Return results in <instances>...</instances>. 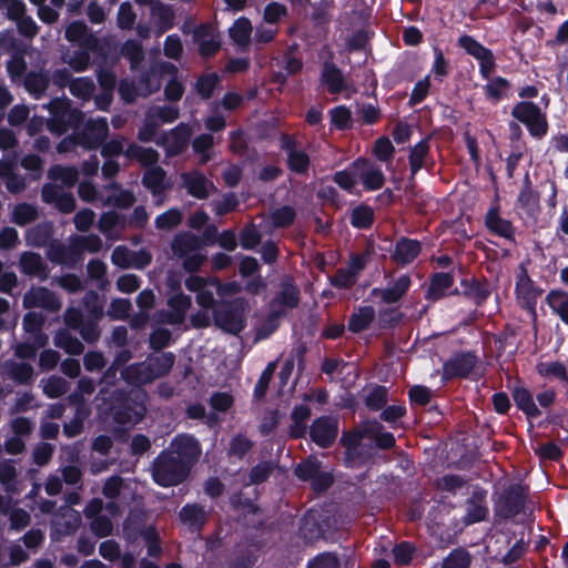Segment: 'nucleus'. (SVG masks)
<instances>
[{"instance_id": "nucleus-1", "label": "nucleus", "mask_w": 568, "mask_h": 568, "mask_svg": "<svg viewBox=\"0 0 568 568\" xmlns=\"http://www.w3.org/2000/svg\"><path fill=\"white\" fill-rule=\"evenodd\" d=\"M200 455L201 445L194 436H176L169 447L153 459L151 464L153 481L164 488L182 484L190 476Z\"/></svg>"}, {"instance_id": "nucleus-37", "label": "nucleus", "mask_w": 568, "mask_h": 568, "mask_svg": "<svg viewBox=\"0 0 568 568\" xmlns=\"http://www.w3.org/2000/svg\"><path fill=\"white\" fill-rule=\"evenodd\" d=\"M322 463L314 456L298 463L294 468V475L302 481H311L322 469Z\"/></svg>"}, {"instance_id": "nucleus-53", "label": "nucleus", "mask_w": 568, "mask_h": 568, "mask_svg": "<svg viewBox=\"0 0 568 568\" xmlns=\"http://www.w3.org/2000/svg\"><path fill=\"white\" fill-rule=\"evenodd\" d=\"M95 85L91 78L81 77L73 79L69 91L73 97L78 99L88 100L92 97Z\"/></svg>"}, {"instance_id": "nucleus-35", "label": "nucleus", "mask_w": 568, "mask_h": 568, "mask_svg": "<svg viewBox=\"0 0 568 568\" xmlns=\"http://www.w3.org/2000/svg\"><path fill=\"white\" fill-rule=\"evenodd\" d=\"M454 280L448 273H438L433 277L428 295L433 300L442 298L453 292Z\"/></svg>"}, {"instance_id": "nucleus-13", "label": "nucleus", "mask_w": 568, "mask_h": 568, "mask_svg": "<svg viewBox=\"0 0 568 568\" xmlns=\"http://www.w3.org/2000/svg\"><path fill=\"white\" fill-rule=\"evenodd\" d=\"M181 180L187 194L197 200H206L210 193L216 190L214 183L199 170L182 173Z\"/></svg>"}, {"instance_id": "nucleus-61", "label": "nucleus", "mask_w": 568, "mask_h": 568, "mask_svg": "<svg viewBox=\"0 0 568 568\" xmlns=\"http://www.w3.org/2000/svg\"><path fill=\"white\" fill-rule=\"evenodd\" d=\"M287 14L288 10L285 4L272 1L264 7L263 20L268 24H276Z\"/></svg>"}, {"instance_id": "nucleus-12", "label": "nucleus", "mask_w": 568, "mask_h": 568, "mask_svg": "<svg viewBox=\"0 0 568 568\" xmlns=\"http://www.w3.org/2000/svg\"><path fill=\"white\" fill-rule=\"evenodd\" d=\"M232 509L237 514V521L245 527L254 528L261 520V508L248 497L243 494H234L230 498Z\"/></svg>"}, {"instance_id": "nucleus-56", "label": "nucleus", "mask_w": 568, "mask_h": 568, "mask_svg": "<svg viewBox=\"0 0 568 568\" xmlns=\"http://www.w3.org/2000/svg\"><path fill=\"white\" fill-rule=\"evenodd\" d=\"M509 88V82L501 77H497L490 79L488 83L484 87L486 97L491 100L494 103H497L500 99L504 98L506 91Z\"/></svg>"}, {"instance_id": "nucleus-25", "label": "nucleus", "mask_w": 568, "mask_h": 568, "mask_svg": "<svg viewBox=\"0 0 568 568\" xmlns=\"http://www.w3.org/2000/svg\"><path fill=\"white\" fill-rule=\"evenodd\" d=\"M50 112L57 120L73 128H78L80 124H82L84 119L82 111L78 109H71L68 103L57 99L50 102Z\"/></svg>"}, {"instance_id": "nucleus-64", "label": "nucleus", "mask_w": 568, "mask_h": 568, "mask_svg": "<svg viewBox=\"0 0 568 568\" xmlns=\"http://www.w3.org/2000/svg\"><path fill=\"white\" fill-rule=\"evenodd\" d=\"M136 13L129 1L120 4L116 16L118 27L122 30H131L135 23Z\"/></svg>"}, {"instance_id": "nucleus-40", "label": "nucleus", "mask_w": 568, "mask_h": 568, "mask_svg": "<svg viewBox=\"0 0 568 568\" xmlns=\"http://www.w3.org/2000/svg\"><path fill=\"white\" fill-rule=\"evenodd\" d=\"M514 400L528 417L535 418L540 415L539 409L534 403L530 392L526 388L518 387L513 393Z\"/></svg>"}, {"instance_id": "nucleus-51", "label": "nucleus", "mask_w": 568, "mask_h": 568, "mask_svg": "<svg viewBox=\"0 0 568 568\" xmlns=\"http://www.w3.org/2000/svg\"><path fill=\"white\" fill-rule=\"evenodd\" d=\"M239 239L241 246L251 251L262 242V234L254 223H248L241 229Z\"/></svg>"}, {"instance_id": "nucleus-24", "label": "nucleus", "mask_w": 568, "mask_h": 568, "mask_svg": "<svg viewBox=\"0 0 568 568\" xmlns=\"http://www.w3.org/2000/svg\"><path fill=\"white\" fill-rule=\"evenodd\" d=\"M365 405L369 410H379L381 418L384 422L390 423V406H385L387 403V387L375 385L365 396Z\"/></svg>"}, {"instance_id": "nucleus-59", "label": "nucleus", "mask_w": 568, "mask_h": 568, "mask_svg": "<svg viewBox=\"0 0 568 568\" xmlns=\"http://www.w3.org/2000/svg\"><path fill=\"white\" fill-rule=\"evenodd\" d=\"M116 226L122 230L126 227V217L124 215L114 211H108L101 214L99 220V229L102 232H110Z\"/></svg>"}, {"instance_id": "nucleus-2", "label": "nucleus", "mask_w": 568, "mask_h": 568, "mask_svg": "<svg viewBox=\"0 0 568 568\" xmlns=\"http://www.w3.org/2000/svg\"><path fill=\"white\" fill-rule=\"evenodd\" d=\"M144 389H109L101 387L97 395L98 410L104 419L122 426L141 423L146 414Z\"/></svg>"}, {"instance_id": "nucleus-54", "label": "nucleus", "mask_w": 568, "mask_h": 568, "mask_svg": "<svg viewBox=\"0 0 568 568\" xmlns=\"http://www.w3.org/2000/svg\"><path fill=\"white\" fill-rule=\"evenodd\" d=\"M353 162L344 170L336 171L333 175V181L344 191L349 194L355 193L356 176L354 174Z\"/></svg>"}, {"instance_id": "nucleus-4", "label": "nucleus", "mask_w": 568, "mask_h": 568, "mask_svg": "<svg viewBox=\"0 0 568 568\" xmlns=\"http://www.w3.org/2000/svg\"><path fill=\"white\" fill-rule=\"evenodd\" d=\"M247 306V301L244 297L222 301L213 310V322L225 333L237 335L246 326L245 312Z\"/></svg>"}, {"instance_id": "nucleus-42", "label": "nucleus", "mask_w": 568, "mask_h": 568, "mask_svg": "<svg viewBox=\"0 0 568 568\" xmlns=\"http://www.w3.org/2000/svg\"><path fill=\"white\" fill-rule=\"evenodd\" d=\"M372 297L374 300L381 298V302L386 304L384 308L379 311L378 324L382 328L390 327V286L387 285L385 288H373Z\"/></svg>"}, {"instance_id": "nucleus-41", "label": "nucleus", "mask_w": 568, "mask_h": 568, "mask_svg": "<svg viewBox=\"0 0 568 568\" xmlns=\"http://www.w3.org/2000/svg\"><path fill=\"white\" fill-rule=\"evenodd\" d=\"M48 176L54 181L60 180L64 185L71 187L79 180V171L74 166L53 164L48 171Z\"/></svg>"}, {"instance_id": "nucleus-19", "label": "nucleus", "mask_w": 568, "mask_h": 568, "mask_svg": "<svg viewBox=\"0 0 568 568\" xmlns=\"http://www.w3.org/2000/svg\"><path fill=\"white\" fill-rule=\"evenodd\" d=\"M180 520L192 532H201L207 523V513L200 504H186L179 513Z\"/></svg>"}, {"instance_id": "nucleus-29", "label": "nucleus", "mask_w": 568, "mask_h": 568, "mask_svg": "<svg viewBox=\"0 0 568 568\" xmlns=\"http://www.w3.org/2000/svg\"><path fill=\"white\" fill-rule=\"evenodd\" d=\"M375 318L373 306H359L353 311L348 318L347 329L354 334L367 329Z\"/></svg>"}, {"instance_id": "nucleus-26", "label": "nucleus", "mask_w": 568, "mask_h": 568, "mask_svg": "<svg viewBox=\"0 0 568 568\" xmlns=\"http://www.w3.org/2000/svg\"><path fill=\"white\" fill-rule=\"evenodd\" d=\"M476 362V357L469 353L456 356L444 365V376L447 378L465 377L471 373Z\"/></svg>"}, {"instance_id": "nucleus-16", "label": "nucleus", "mask_w": 568, "mask_h": 568, "mask_svg": "<svg viewBox=\"0 0 568 568\" xmlns=\"http://www.w3.org/2000/svg\"><path fill=\"white\" fill-rule=\"evenodd\" d=\"M148 372V381L154 382L166 376L175 363V355L172 352H164L160 355H150L143 362Z\"/></svg>"}, {"instance_id": "nucleus-48", "label": "nucleus", "mask_w": 568, "mask_h": 568, "mask_svg": "<svg viewBox=\"0 0 568 568\" xmlns=\"http://www.w3.org/2000/svg\"><path fill=\"white\" fill-rule=\"evenodd\" d=\"M287 168L291 172L304 175L307 174L311 165L310 155L305 151L296 150L287 155Z\"/></svg>"}, {"instance_id": "nucleus-36", "label": "nucleus", "mask_w": 568, "mask_h": 568, "mask_svg": "<svg viewBox=\"0 0 568 568\" xmlns=\"http://www.w3.org/2000/svg\"><path fill=\"white\" fill-rule=\"evenodd\" d=\"M38 216V210L33 204L18 203L12 210L11 221L19 226H26L34 222Z\"/></svg>"}, {"instance_id": "nucleus-39", "label": "nucleus", "mask_w": 568, "mask_h": 568, "mask_svg": "<svg viewBox=\"0 0 568 568\" xmlns=\"http://www.w3.org/2000/svg\"><path fill=\"white\" fill-rule=\"evenodd\" d=\"M54 344L70 355H80L84 349L83 344L65 329H61L55 334Z\"/></svg>"}, {"instance_id": "nucleus-28", "label": "nucleus", "mask_w": 568, "mask_h": 568, "mask_svg": "<svg viewBox=\"0 0 568 568\" xmlns=\"http://www.w3.org/2000/svg\"><path fill=\"white\" fill-rule=\"evenodd\" d=\"M551 313L568 326V292L564 290H551L545 298Z\"/></svg>"}, {"instance_id": "nucleus-17", "label": "nucleus", "mask_w": 568, "mask_h": 568, "mask_svg": "<svg viewBox=\"0 0 568 568\" xmlns=\"http://www.w3.org/2000/svg\"><path fill=\"white\" fill-rule=\"evenodd\" d=\"M280 287L281 290L278 294L272 300L271 305H280L285 310L296 308L301 300V292L293 277H284L280 283Z\"/></svg>"}, {"instance_id": "nucleus-55", "label": "nucleus", "mask_w": 568, "mask_h": 568, "mask_svg": "<svg viewBox=\"0 0 568 568\" xmlns=\"http://www.w3.org/2000/svg\"><path fill=\"white\" fill-rule=\"evenodd\" d=\"M214 145V138L210 133H202L195 136L192 141V149L195 153L201 154V163H206L211 160L210 150Z\"/></svg>"}, {"instance_id": "nucleus-9", "label": "nucleus", "mask_w": 568, "mask_h": 568, "mask_svg": "<svg viewBox=\"0 0 568 568\" xmlns=\"http://www.w3.org/2000/svg\"><path fill=\"white\" fill-rule=\"evenodd\" d=\"M310 437L321 448H329L337 438L338 423L331 416H321L310 426Z\"/></svg>"}, {"instance_id": "nucleus-8", "label": "nucleus", "mask_w": 568, "mask_h": 568, "mask_svg": "<svg viewBox=\"0 0 568 568\" xmlns=\"http://www.w3.org/2000/svg\"><path fill=\"white\" fill-rule=\"evenodd\" d=\"M81 525L80 514L70 506H62L55 518L51 521V538L61 540L63 537L73 535Z\"/></svg>"}, {"instance_id": "nucleus-47", "label": "nucleus", "mask_w": 568, "mask_h": 568, "mask_svg": "<svg viewBox=\"0 0 568 568\" xmlns=\"http://www.w3.org/2000/svg\"><path fill=\"white\" fill-rule=\"evenodd\" d=\"M276 468L272 460H263L256 464L248 471V481L251 485H261L265 483Z\"/></svg>"}, {"instance_id": "nucleus-38", "label": "nucleus", "mask_w": 568, "mask_h": 568, "mask_svg": "<svg viewBox=\"0 0 568 568\" xmlns=\"http://www.w3.org/2000/svg\"><path fill=\"white\" fill-rule=\"evenodd\" d=\"M374 223V211L366 204H359L352 210L351 224L358 230H368Z\"/></svg>"}, {"instance_id": "nucleus-57", "label": "nucleus", "mask_w": 568, "mask_h": 568, "mask_svg": "<svg viewBox=\"0 0 568 568\" xmlns=\"http://www.w3.org/2000/svg\"><path fill=\"white\" fill-rule=\"evenodd\" d=\"M114 67L103 65L98 63L97 65V80L102 91H114L116 85V74L113 71Z\"/></svg>"}, {"instance_id": "nucleus-33", "label": "nucleus", "mask_w": 568, "mask_h": 568, "mask_svg": "<svg viewBox=\"0 0 568 568\" xmlns=\"http://www.w3.org/2000/svg\"><path fill=\"white\" fill-rule=\"evenodd\" d=\"M119 54L130 62L131 70H135L145 57L142 43L135 39L125 40L120 48Z\"/></svg>"}, {"instance_id": "nucleus-7", "label": "nucleus", "mask_w": 568, "mask_h": 568, "mask_svg": "<svg viewBox=\"0 0 568 568\" xmlns=\"http://www.w3.org/2000/svg\"><path fill=\"white\" fill-rule=\"evenodd\" d=\"M262 554V544L253 538L235 545L226 560V568H254Z\"/></svg>"}, {"instance_id": "nucleus-20", "label": "nucleus", "mask_w": 568, "mask_h": 568, "mask_svg": "<svg viewBox=\"0 0 568 568\" xmlns=\"http://www.w3.org/2000/svg\"><path fill=\"white\" fill-rule=\"evenodd\" d=\"M19 267L24 275L38 277L41 281L47 280L49 274L48 265L36 252H23L20 256Z\"/></svg>"}, {"instance_id": "nucleus-34", "label": "nucleus", "mask_w": 568, "mask_h": 568, "mask_svg": "<svg viewBox=\"0 0 568 568\" xmlns=\"http://www.w3.org/2000/svg\"><path fill=\"white\" fill-rule=\"evenodd\" d=\"M165 171L161 166H153L145 170L142 176V184L151 191L153 195H159L164 191Z\"/></svg>"}, {"instance_id": "nucleus-5", "label": "nucleus", "mask_w": 568, "mask_h": 568, "mask_svg": "<svg viewBox=\"0 0 568 568\" xmlns=\"http://www.w3.org/2000/svg\"><path fill=\"white\" fill-rule=\"evenodd\" d=\"M511 115L524 123L532 136L542 138L548 131L546 115L531 102L517 103Z\"/></svg>"}, {"instance_id": "nucleus-6", "label": "nucleus", "mask_w": 568, "mask_h": 568, "mask_svg": "<svg viewBox=\"0 0 568 568\" xmlns=\"http://www.w3.org/2000/svg\"><path fill=\"white\" fill-rule=\"evenodd\" d=\"M356 182H359L365 191L379 190L385 183V176L381 166L373 160L359 156L353 161Z\"/></svg>"}, {"instance_id": "nucleus-23", "label": "nucleus", "mask_w": 568, "mask_h": 568, "mask_svg": "<svg viewBox=\"0 0 568 568\" xmlns=\"http://www.w3.org/2000/svg\"><path fill=\"white\" fill-rule=\"evenodd\" d=\"M321 81L327 87L331 94H338L345 90V79L341 69L332 61L323 63Z\"/></svg>"}, {"instance_id": "nucleus-18", "label": "nucleus", "mask_w": 568, "mask_h": 568, "mask_svg": "<svg viewBox=\"0 0 568 568\" xmlns=\"http://www.w3.org/2000/svg\"><path fill=\"white\" fill-rule=\"evenodd\" d=\"M88 49L97 54L99 62L103 65L115 67L120 59L118 47L115 43L106 39L92 38L88 41Z\"/></svg>"}, {"instance_id": "nucleus-3", "label": "nucleus", "mask_w": 568, "mask_h": 568, "mask_svg": "<svg viewBox=\"0 0 568 568\" xmlns=\"http://www.w3.org/2000/svg\"><path fill=\"white\" fill-rule=\"evenodd\" d=\"M376 419L362 420L353 430L344 432L341 445L345 448V462L351 466L367 464L377 449H390V433Z\"/></svg>"}, {"instance_id": "nucleus-21", "label": "nucleus", "mask_w": 568, "mask_h": 568, "mask_svg": "<svg viewBox=\"0 0 568 568\" xmlns=\"http://www.w3.org/2000/svg\"><path fill=\"white\" fill-rule=\"evenodd\" d=\"M202 239L192 232H181L176 234L171 243L173 254L180 258L187 254L200 251L202 247Z\"/></svg>"}, {"instance_id": "nucleus-15", "label": "nucleus", "mask_w": 568, "mask_h": 568, "mask_svg": "<svg viewBox=\"0 0 568 568\" xmlns=\"http://www.w3.org/2000/svg\"><path fill=\"white\" fill-rule=\"evenodd\" d=\"M193 40L199 44V54L203 59L214 57L221 49V41L214 36L209 23H201L194 29Z\"/></svg>"}, {"instance_id": "nucleus-45", "label": "nucleus", "mask_w": 568, "mask_h": 568, "mask_svg": "<svg viewBox=\"0 0 568 568\" xmlns=\"http://www.w3.org/2000/svg\"><path fill=\"white\" fill-rule=\"evenodd\" d=\"M420 246L414 240H400L396 245L395 258L402 264L412 262L419 253Z\"/></svg>"}, {"instance_id": "nucleus-46", "label": "nucleus", "mask_w": 568, "mask_h": 568, "mask_svg": "<svg viewBox=\"0 0 568 568\" xmlns=\"http://www.w3.org/2000/svg\"><path fill=\"white\" fill-rule=\"evenodd\" d=\"M331 123L339 131H346L353 126L352 112L346 105H337L329 110Z\"/></svg>"}, {"instance_id": "nucleus-44", "label": "nucleus", "mask_w": 568, "mask_h": 568, "mask_svg": "<svg viewBox=\"0 0 568 568\" xmlns=\"http://www.w3.org/2000/svg\"><path fill=\"white\" fill-rule=\"evenodd\" d=\"M486 225L491 232L506 239L511 237L514 233L510 222L501 219L495 210L487 213Z\"/></svg>"}, {"instance_id": "nucleus-32", "label": "nucleus", "mask_w": 568, "mask_h": 568, "mask_svg": "<svg viewBox=\"0 0 568 568\" xmlns=\"http://www.w3.org/2000/svg\"><path fill=\"white\" fill-rule=\"evenodd\" d=\"M120 374L128 385L138 387L136 389H142V386L151 384V381H148V372L143 362L124 366Z\"/></svg>"}, {"instance_id": "nucleus-11", "label": "nucleus", "mask_w": 568, "mask_h": 568, "mask_svg": "<svg viewBox=\"0 0 568 568\" xmlns=\"http://www.w3.org/2000/svg\"><path fill=\"white\" fill-rule=\"evenodd\" d=\"M24 308H43L49 312H57L61 308V301L51 290L39 286L31 287L23 295L22 301Z\"/></svg>"}, {"instance_id": "nucleus-49", "label": "nucleus", "mask_w": 568, "mask_h": 568, "mask_svg": "<svg viewBox=\"0 0 568 568\" xmlns=\"http://www.w3.org/2000/svg\"><path fill=\"white\" fill-rule=\"evenodd\" d=\"M296 219V212L291 205H283L271 213V222L275 229H285L291 226Z\"/></svg>"}, {"instance_id": "nucleus-43", "label": "nucleus", "mask_w": 568, "mask_h": 568, "mask_svg": "<svg viewBox=\"0 0 568 568\" xmlns=\"http://www.w3.org/2000/svg\"><path fill=\"white\" fill-rule=\"evenodd\" d=\"M220 77L216 72L204 73L200 75L195 82V91L203 100L212 98L217 84Z\"/></svg>"}, {"instance_id": "nucleus-22", "label": "nucleus", "mask_w": 568, "mask_h": 568, "mask_svg": "<svg viewBox=\"0 0 568 568\" xmlns=\"http://www.w3.org/2000/svg\"><path fill=\"white\" fill-rule=\"evenodd\" d=\"M191 135V128L183 122L179 123L171 130V136L166 145V154L169 156L182 154L187 149Z\"/></svg>"}, {"instance_id": "nucleus-14", "label": "nucleus", "mask_w": 568, "mask_h": 568, "mask_svg": "<svg viewBox=\"0 0 568 568\" xmlns=\"http://www.w3.org/2000/svg\"><path fill=\"white\" fill-rule=\"evenodd\" d=\"M154 525H148V514L142 509H133L129 513L123 523V534L128 541L135 542L140 538H145Z\"/></svg>"}, {"instance_id": "nucleus-30", "label": "nucleus", "mask_w": 568, "mask_h": 568, "mask_svg": "<svg viewBox=\"0 0 568 568\" xmlns=\"http://www.w3.org/2000/svg\"><path fill=\"white\" fill-rule=\"evenodd\" d=\"M53 235L52 224L42 222L33 225L26 232V242L32 247H45Z\"/></svg>"}, {"instance_id": "nucleus-27", "label": "nucleus", "mask_w": 568, "mask_h": 568, "mask_svg": "<svg viewBox=\"0 0 568 568\" xmlns=\"http://www.w3.org/2000/svg\"><path fill=\"white\" fill-rule=\"evenodd\" d=\"M516 293L527 307L532 306L539 295V291L535 287L531 278L529 277L527 268L523 265L520 266L517 275Z\"/></svg>"}, {"instance_id": "nucleus-31", "label": "nucleus", "mask_w": 568, "mask_h": 568, "mask_svg": "<svg viewBox=\"0 0 568 568\" xmlns=\"http://www.w3.org/2000/svg\"><path fill=\"white\" fill-rule=\"evenodd\" d=\"M50 85L47 71H30L24 75V88L34 99H40Z\"/></svg>"}, {"instance_id": "nucleus-52", "label": "nucleus", "mask_w": 568, "mask_h": 568, "mask_svg": "<svg viewBox=\"0 0 568 568\" xmlns=\"http://www.w3.org/2000/svg\"><path fill=\"white\" fill-rule=\"evenodd\" d=\"M252 33V24L247 18L241 17L236 19L230 29V36L233 41L240 45L248 42Z\"/></svg>"}, {"instance_id": "nucleus-62", "label": "nucleus", "mask_w": 568, "mask_h": 568, "mask_svg": "<svg viewBox=\"0 0 568 568\" xmlns=\"http://www.w3.org/2000/svg\"><path fill=\"white\" fill-rule=\"evenodd\" d=\"M153 12L158 18L159 28L162 32L174 27L175 12L171 6L159 3V6L153 9Z\"/></svg>"}, {"instance_id": "nucleus-10", "label": "nucleus", "mask_w": 568, "mask_h": 568, "mask_svg": "<svg viewBox=\"0 0 568 568\" xmlns=\"http://www.w3.org/2000/svg\"><path fill=\"white\" fill-rule=\"evenodd\" d=\"M109 133L105 119H90L78 134V142L87 150H95L103 144Z\"/></svg>"}, {"instance_id": "nucleus-58", "label": "nucleus", "mask_w": 568, "mask_h": 568, "mask_svg": "<svg viewBox=\"0 0 568 568\" xmlns=\"http://www.w3.org/2000/svg\"><path fill=\"white\" fill-rule=\"evenodd\" d=\"M183 215L179 209H169L155 217V227L159 230H172L182 222Z\"/></svg>"}, {"instance_id": "nucleus-60", "label": "nucleus", "mask_w": 568, "mask_h": 568, "mask_svg": "<svg viewBox=\"0 0 568 568\" xmlns=\"http://www.w3.org/2000/svg\"><path fill=\"white\" fill-rule=\"evenodd\" d=\"M159 126L160 122L154 118L152 112L149 111L145 115L143 125L138 131V140L143 143L153 141Z\"/></svg>"}, {"instance_id": "nucleus-63", "label": "nucleus", "mask_w": 568, "mask_h": 568, "mask_svg": "<svg viewBox=\"0 0 568 568\" xmlns=\"http://www.w3.org/2000/svg\"><path fill=\"white\" fill-rule=\"evenodd\" d=\"M253 442L247 438L245 435L237 434L235 435L229 448V455L236 457L237 459H243L244 456L252 449Z\"/></svg>"}, {"instance_id": "nucleus-50", "label": "nucleus", "mask_w": 568, "mask_h": 568, "mask_svg": "<svg viewBox=\"0 0 568 568\" xmlns=\"http://www.w3.org/2000/svg\"><path fill=\"white\" fill-rule=\"evenodd\" d=\"M27 61L24 59V50L23 49H16L8 63H7V71L10 75V78L14 81L27 73Z\"/></svg>"}]
</instances>
